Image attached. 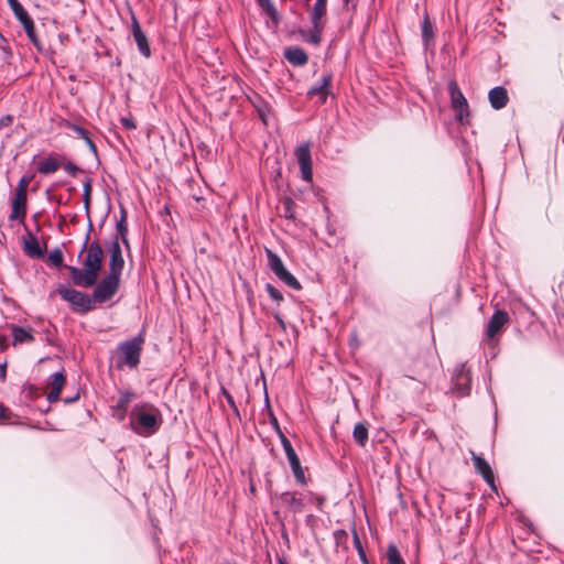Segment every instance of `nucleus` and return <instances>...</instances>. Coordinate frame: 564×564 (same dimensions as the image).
Segmentation results:
<instances>
[{"mask_svg":"<svg viewBox=\"0 0 564 564\" xmlns=\"http://www.w3.org/2000/svg\"><path fill=\"white\" fill-rule=\"evenodd\" d=\"M89 241V234L86 235L80 254L86 251L83 260V269L73 265H66L70 273V279L76 286L91 288L97 283L98 274L104 261V250L99 242Z\"/></svg>","mask_w":564,"mask_h":564,"instance_id":"obj_1","label":"nucleus"},{"mask_svg":"<svg viewBox=\"0 0 564 564\" xmlns=\"http://www.w3.org/2000/svg\"><path fill=\"white\" fill-rule=\"evenodd\" d=\"M120 122H121L122 127L128 130L135 129V127H137L135 122L132 118L122 117L120 119Z\"/></svg>","mask_w":564,"mask_h":564,"instance_id":"obj_43","label":"nucleus"},{"mask_svg":"<svg viewBox=\"0 0 564 564\" xmlns=\"http://www.w3.org/2000/svg\"><path fill=\"white\" fill-rule=\"evenodd\" d=\"M110 259H109V273L121 276L124 260L122 258V251L118 237L111 242L109 247Z\"/></svg>","mask_w":564,"mask_h":564,"instance_id":"obj_11","label":"nucleus"},{"mask_svg":"<svg viewBox=\"0 0 564 564\" xmlns=\"http://www.w3.org/2000/svg\"><path fill=\"white\" fill-rule=\"evenodd\" d=\"M265 291L268 292L269 296L273 301H275L278 303L283 301V294L275 286H273L272 284L268 283L265 285Z\"/></svg>","mask_w":564,"mask_h":564,"instance_id":"obj_38","label":"nucleus"},{"mask_svg":"<svg viewBox=\"0 0 564 564\" xmlns=\"http://www.w3.org/2000/svg\"><path fill=\"white\" fill-rule=\"evenodd\" d=\"M488 99L494 109L499 110L505 108L509 100L507 89L501 86L490 89Z\"/></svg>","mask_w":564,"mask_h":564,"instance_id":"obj_16","label":"nucleus"},{"mask_svg":"<svg viewBox=\"0 0 564 564\" xmlns=\"http://www.w3.org/2000/svg\"><path fill=\"white\" fill-rule=\"evenodd\" d=\"M78 398H79V393H76V395L73 397V398L72 397L65 398L64 402L65 403H72V402L76 401Z\"/></svg>","mask_w":564,"mask_h":564,"instance_id":"obj_51","label":"nucleus"},{"mask_svg":"<svg viewBox=\"0 0 564 564\" xmlns=\"http://www.w3.org/2000/svg\"><path fill=\"white\" fill-rule=\"evenodd\" d=\"M90 195H91V181L90 178H86L83 185V197L85 206L88 207L90 203Z\"/></svg>","mask_w":564,"mask_h":564,"instance_id":"obj_40","label":"nucleus"},{"mask_svg":"<svg viewBox=\"0 0 564 564\" xmlns=\"http://www.w3.org/2000/svg\"><path fill=\"white\" fill-rule=\"evenodd\" d=\"M66 126L69 129H72L79 138H82L83 141L86 142V144L89 148V150L91 151V153L97 155V147L94 143V141L90 139L89 132L86 129H84L83 127H80L78 124L70 123V122H67Z\"/></svg>","mask_w":564,"mask_h":564,"instance_id":"obj_24","label":"nucleus"},{"mask_svg":"<svg viewBox=\"0 0 564 564\" xmlns=\"http://www.w3.org/2000/svg\"><path fill=\"white\" fill-rule=\"evenodd\" d=\"M120 276L110 274L106 275L94 289L91 299L95 303H105L112 299L119 290Z\"/></svg>","mask_w":564,"mask_h":564,"instance_id":"obj_5","label":"nucleus"},{"mask_svg":"<svg viewBox=\"0 0 564 564\" xmlns=\"http://www.w3.org/2000/svg\"><path fill=\"white\" fill-rule=\"evenodd\" d=\"M7 364L0 365V380L4 381L7 377V370H6Z\"/></svg>","mask_w":564,"mask_h":564,"instance_id":"obj_49","label":"nucleus"},{"mask_svg":"<svg viewBox=\"0 0 564 564\" xmlns=\"http://www.w3.org/2000/svg\"><path fill=\"white\" fill-rule=\"evenodd\" d=\"M354 544H355V546H356V549H357V551H358V554H359V556H360V560H361L365 564H367L366 553H365V550H364V547H362V545H361L360 539H359V536H358V534H357V532H356V531H354Z\"/></svg>","mask_w":564,"mask_h":564,"instance_id":"obj_41","label":"nucleus"},{"mask_svg":"<svg viewBox=\"0 0 564 564\" xmlns=\"http://www.w3.org/2000/svg\"><path fill=\"white\" fill-rule=\"evenodd\" d=\"M33 176H28V175H24L20 178L17 187H15V194H20V195H26V191H28V186L30 184V182L32 181Z\"/></svg>","mask_w":564,"mask_h":564,"instance_id":"obj_37","label":"nucleus"},{"mask_svg":"<svg viewBox=\"0 0 564 564\" xmlns=\"http://www.w3.org/2000/svg\"><path fill=\"white\" fill-rule=\"evenodd\" d=\"M332 78V74L324 75L318 83L308 89L307 97L314 98L317 96L318 102L324 104L330 93Z\"/></svg>","mask_w":564,"mask_h":564,"instance_id":"obj_12","label":"nucleus"},{"mask_svg":"<svg viewBox=\"0 0 564 564\" xmlns=\"http://www.w3.org/2000/svg\"><path fill=\"white\" fill-rule=\"evenodd\" d=\"M509 322V315L505 311H497L490 317L487 328H486V337L487 339H494L496 335H498L503 326Z\"/></svg>","mask_w":564,"mask_h":564,"instance_id":"obj_13","label":"nucleus"},{"mask_svg":"<svg viewBox=\"0 0 564 564\" xmlns=\"http://www.w3.org/2000/svg\"><path fill=\"white\" fill-rule=\"evenodd\" d=\"M343 2H344L345 4H348V3L350 2V0H343Z\"/></svg>","mask_w":564,"mask_h":564,"instance_id":"obj_54","label":"nucleus"},{"mask_svg":"<svg viewBox=\"0 0 564 564\" xmlns=\"http://www.w3.org/2000/svg\"><path fill=\"white\" fill-rule=\"evenodd\" d=\"M448 90L451 95V105L455 111V118L458 122L465 123L469 117L467 99L463 95L455 80H451L448 83Z\"/></svg>","mask_w":564,"mask_h":564,"instance_id":"obj_6","label":"nucleus"},{"mask_svg":"<svg viewBox=\"0 0 564 564\" xmlns=\"http://www.w3.org/2000/svg\"><path fill=\"white\" fill-rule=\"evenodd\" d=\"M131 32L140 54L145 58H149L151 56L149 41L144 32L142 31L138 19L134 15H132L131 19Z\"/></svg>","mask_w":564,"mask_h":564,"instance_id":"obj_10","label":"nucleus"},{"mask_svg":"<svg viewBox=\"0 0 564 564\" xmlns=\"http://www.w3.org/2000/svg\"><path fill=\"white\" fill-rule=\"evenodd\" d=\"M273 423H274L275 425H278V421H276V419H275V417H273Z\"/></svg>","mask_w":564,"mask_h":564,"instance_id":"obj_55","label":"nucleus"},{"mask_svg":"<svg viewBox=\"0 0 564 564\" xmlns=\"http://www.w3.org/2000/svg\"><path fill=\"white\" fill-rule=\"evenodd\" d=\"M21 25L23 26V29H24L29 40L31 41V43L36 47V50L39 52H42L43 51V46H42V44H41L36 33H35V25H34V22H33L32 18L29 19L28 21L23 22Z\"/></svg>","mask_w":564,"mask_h":564,"instance_id":"obj_26","label":"nucleus"},{"mask_svg":"<svg viewBox=\"0 0 564 564\" xmlns=\"http://www.w3.org/2000/svg\"><path fill=\"white\" fill-rule=\"evenodd\" d=\"M352 437L359 446L364 447L368 442V424L366 422L357 423L352 431Z\"/></svg>","mask_w":564,"mask_h":564,"instance_id":"obj_25","label":"nucleus"},{"mask_svg":"<svg viewBox=\"0 0 564 564\" xmlns=\"http://www.w3.org/2000/svg\"><path fill=\"white\" fill-rule=\"evenodd\" d=\"M324 29V22H312V29L307 32H303L304 40L313 45H318L322 40V32Z\"/></svg>","mask_w":564,"mask_h":564,"instance_id":"obj_23","label":"nucleus"},{"mask_svg":"<svg viewBox=\"0 0 564 564\" xmlns=\"http://www.w3.org/2000/svg\"><path fill=\"white\" fill-rule=\"evenodd\" d=\"M286 61L294 66H303L307 63V54L303 48L297 46H290L284 52Z\"/></svg>","mask_w":564,"mask_h":564,"instance_id":"obj_19","label":"nucleus"},{"mask_svg":"<svg viewBox=\"0 0 564 564\" xmlns=\"http://www.w3.org/2000/svg\"><path fill=\"white\" fill-rule=\"evenodd\" d=\"M327 11V0H316L311 11V22H323Z\"/></svg>","mask_w":564,"mask_h":564,"instance_id":"obj_28","label":"nucleus"},{"mask_svg":"<svg viewBox=\"0 0 564 564\" xmlns=\"http://www.w3.org/2000/svg\"><path fill=\"white\" fill-rule=\"evenodd\" d=\"M453 390L460 397L468 395L471 389V378L469 369L465 364H459L454 368L453 377Z\"/></svg>","mask_w":564,"mask_h":564,"instance_id":"obj_8","label":"nucleus"},{"mask_svg":"<svg viewBox=\"0 0 564 564\" xmlns=\"http://www.w3.org/2000/svg\"><path fill=\"white\" fill-rule=\"evenodd\" d=\"M295 156L300 165L302 178L305 182H312L313 169L310 144L305 143L297 147L295 150Z\"/></svg>","mask_w":564,"mask_h":564,"instance_id":"obj_9","label":"nucleus"},{"mask_svg":"<svg viewBox=\"0 0 564 564\" xmlns=\"http://www.w3.org/2000/svg\"><path fill=\"white\" fill-rule=\"evenodd\" d=\"M11 333L13 337V345L33 343L34 336L30 328L12 325Z\"/></svg>","mask_w":564,"mask_h":564,"instance_id":"obj_20","label":"nucleus"},{"mask_svg":"<svg viewBox=\"0 0 564 564\" xmlns=\"http://www.w3.org/2000/svg\"><path fill=\"white\" fill-rule=\"evenodd\" d=\"M69 175L76 176L79 172V167L73 162H62V166Z\"/></svg>","mask_w":564,"mask_h":564,"instance_id":"obj_42","label":"nucleus"},{"mask_svg":"<svg viewBox=\"0 0 564 564\" xmlns=\"http://www.w3.org/2000/svg\"><path fill=\"white\" fill-rule=\"evenodd\" d=\"M63 252L59 248H55L48 253L47 262L54 267H62L63 265Z\"/></svg>","mask_w":564,"mask_h":564,"instance_id":"obj_34","label":"nucleus"},{"mask_svg":"<svg viewBox=\"0 0 564 564\" xmlns=\"http://www.w3.org/2000/svg\"><path fill=\"white\" fill-rule=\"evenodd\" d=\"M117 232L118 236L121 238L122 242L129 247L128 242V225H127V212L124 209H121V216L119 221L117 223Z\"/></svg>","mask_w":564,"mask_h":564,"instance_id":"obj_30","label":"nucleus"},{"mask_svg":"<svg viewBox=\"0 0 564 564\" xmlns=\"http://www.w3.org/2000/svg\"><path fill=\"white\" fill-rule=\"evenodd\" d=\"M162 419L160 411L150 403L135 404L130 412V426L141 436H151L161 426Z\"/></svg>","mask_w":564,"mask_h":564,"instance_id":"obj_2","label":"nucleus"},{"mask_svg":"<svg viewBox=\"0 0 564 564\" xmlns=\"http://www.w3.org/2000/svg\"><path fill=\"white\" fill-rule=\"evenodd\" d=\"M387 558L389 564H404L399 550L392 544L388 546Z\"/></svg>","mask_w":564,"mask_h":564,"instance_id":"obj_31","label":"nucleus"},{"mask_svg":"<svg viewBox=\"0 0 564 564\" xmlns=\"http://www.w3.org/2000/svg\"><path fill=\"white\" fill-rule=\"evenodd\" d=\"M65 384V376L62 371H57L53 373L48 378L47 387L50 391L47 392L46 399L48 402H55L59 399L61 391Z\"/></svg>","mask_w":564,"mask_h":564,"instance_id":"obj_15","label":"nucleus"},{"mask_svg":"<svg viewBox=\"0 0 564 564\" xmlns=\"http://www.w3.org/2000/svg\"><path fill=\"white\" fill-rule=\"evenodd\" d=\"M280 281H282L285 285L293 290H301V283L297 279L284 268L278 275H275Z\"/></svg>","mask_w":564,"mask_h":564,"instance_id":"obj_29","label":"nucleus"},{"mask_svg":"<svg viewBox=\"0 0 564 564\" xmlns=\"http://www.w3.org/2000/svg\"><path fill=\"white\" fill-rule=\"evenodd\" d=\"M223 393H224V395H225V398H226V400H227L228 404H229L234 410H236V411H237V406H236V403H235V400H234L232 395H231L227 390H225V389L223 390Z\"/></svg>","mask_w":564,"mask_h":564,"instance_id":"obj_46","label":"nucleus"},{"mask_svg":"<svg viewBox=\"0 0 564 564\" xmlns=\"http://www.w3.org/2000/svg\"><path fill=\"white\" fill-rule=\"evenodd\" d=\"M13 118L10 115H7L0 119V127H8L12 123Z\"/></svg>","mask_w":564,"mask_h":564,"instance_id":"obj_47","label":"nucleus"},{"mask_svg":"<svg viewBox=\"0 0 564 564\" xmlns=\"http://www.w3.org/2000/svg\"><path fill=\"white\" fill-rule=\"evenodd\" d=\"M335 539L337 543H340L343 540L347 539V533L344 530H337L335 532Z\"/></svg>","mask_w":564,"mask_h":564,"instance_id":"obj_48","label":"nucleus"},{"mask_svg":"<svg viewBox=\"0 0 564 564\" xmlns=\"http://www.w3.org/2000/svg\"><path fill=\"white\" fill-rule=\"evenodd\" d=\"M307 501L310 502H316V505L321 508L322 505L324 503V498L319 497V496H316L315 494L313 492H308L307 495Z\"/></svg>","mask_w":564,"mask_h":564,"instance_id":"obj_44","label":"nucleus"},{"mask_svg":"<svg viewBox=\"0 0 564 564\" xmlns=\"http://www.w3.org/2000/svg\"><path fill=\"white\" fill-rule=\"evenodd\" d=\"M280 440H281L282 447L285 452L286 458L289 460V464H290V467L292 469L295 480L302 486L305 485L306 477L304 474V469L302 468L300 458H299L297 454L295 453L291 442L282 433H280Z\"/></svg>","mask_w":564,"mask_h":564,"instance_id":"obj_7","label":"nucleus"},{"mask_svg":"<svg viewBox=\"0 0 564 564\" xmlns=\"http://www.w3.org/2000/svg\"><path fill=\"white\" fill-rule=\"evenodd\" d=\"M143 344L144 338L141 334L129 340L120 343L117 346L115 356L116 368L119 370L124 367L135 369L140 364Z\"/></svg>","mask_w":564,"mask_h":564,"instance_id":"obj_3","label":"nucleus"},{"mask_svg":"<svg viewBox=\"0 0 564 564\" xmlns=\"http://www.w3.org/2000/svg\"><path fill=\"white\" fill-rule=\"evenodd\" d=\"M281 500L294 512H301L304 508V499L296 492H283Z\"/></svg>","mask_w":564,"mask_h":564,"instance_id":"obj_21","label":"nucleus"},{"mask_svg":"<svg viewBox=\"0 0 564 564\" xmlns=\"http://www.w3.org/2000/svg\"><path fill=\"white\" fill-rule=\"evenodd\" d=\"M3 416V408L0 405V419Z\"/></svg>","mask_w":564,"mask_h":564,"instance_id":"obj_52","label":"nucleus"},{"mask_svg":"<svg viewBox=\"0 0 564 564\" xmlns=\"http://www.w3.org/2000/svg\"><path fill=\"white\" fill-rule=\"evenodd\" d=\"M62 166L59 155L50 154L37 164V172L43 175H50L55 173Z\"/></svg>","mask_w":564,"mask_h":564,"instance_id":"obj_18","label":"nucleus"},{"mask_svg":"<svg viewBox=\"0 0 564 564\" xmlns=\"http://www.w3.org/2000/svg\"><path fill=\"white\" fill-rule=\"evenodd\" d=\"M279 564H286L284 560H279Z\"/></svg>","mask_w":564,"mask_h":564,"instance_id":"obj_53","label":"nucleus"},{"mask_svg":"<svg viewBox=\"0 0 564 564\" xmlns=\"http://www.w3.org/2000/svg\"><path fill=\"white\" fill-rule=\"evenodd\" d=\"M471 459L474 463L475 470L479 475H481L482 479L490 487H494L495 486V476H494V471H492L490 465L488 464V462L484 457L475 454L474 452H471Z\"/></svg>","mask_w":564,"mask_h":564,"instance_id":"obj_14","label":"nucleus"},{"mask_svg":"<svg viewBox=\"0 0 564 564\" xmlns=\"http://www.w3.org/2000/svg\"><path fill=\"white\" fill-rule=\"evenodd\" d=\"M422 39L426 44L433 39V26L429 17L422 22Z\"/></svg>","mask_w":564,"mask_h":564,"instance_id":"obj_35","label":"nucleus"},{"mask_svg":"<svg viewBox=\"0 0 564 564\" xmlns=\"http://www.w3.org/2000/svg\"><path fill=\"white\" fill-rule=\"evenodd\" d=\"M282 208H283V216L288 219H294L295 218V203L286 197L282 200Z\"/></svg>","mask_w":564,"mask_h":564,"instance_id":"obj_33","label":"nucleus"},{"mask_svg":"<svg viewBox=\"0 0 564 564\" xmlns=\"http://www.w3.org/2000/svg\"><path fill=\"white\" fill-rule=\"evenodd\" d=\"M23 250L25 254L31 258H42L44 256V251L40 246L37 238L32 235H30L29 239L24 240Z\"/></svg>","mask_w":564,"mask_h":564,"instance_id":"obj_22","label":"nucleus"},{"mask_svg":"<svg viewBox=\"0 0 564 564\" xmlns=\"http://www.w3.org/2000/svg\"><path fill=\"white\" fill-rule=\"evenodd\" d=\"M133 398L134 393L130 391L122 392L117 401V409L126 412Z\"/></svg>","mask_w":564,"mask_h":564,"instance_id":"obj_32","label":"nucleus"},{"mask_svg":"<svg viewBox=\"0 0 564 564\" xmlns=\"http://www.w3.org/2000/svg\"><path fill=\"white\" fill-rule=\"evenodd\" d=\"M11 10L17 9L21 3L18 0H7Z\"/></svg>","mask_w":564,"mask_h":564,"instance_id":"obj_50","label":"nucleus"},{"mask_svg":"<svg viewBox=\"0 0 564 564\" xmlns=\"http://www.w3.org/2000/svg\"><path fill=\"white\" fill-rule=\"evenodd\" d=\"M265 254L269 268L275 275H278V273H280L285 268L281 258L270 249L265 250Z\"/></svg>","mask_w":564,"mask_h":564,"instance_id":"obj_27","label":"nucleus"},{"mask_svg":"<svg viewBox=\"0 0 564 564\" xmlns=\"http://www.w3.org/2000/svg\"><path fill=\"white\" fill-rule=\"evenodd\" d=\"M26 195H20L14 193V197L11 203L10 220L23 219L26 215Z\"/></svg>","mask_w":564,"mask_h":564,"instance_id":"obj_17","label":"nucleus"},{"mask_svg":"<svg viewBox=\"0 0 564 564\" xmlns=\"http://www.w3.org/2000/svg\"><path fill=\"white\" fill-rule=\"evenodd\" d=\"M12 12L21 24L31 19V17L29 15V13L26 12L22 4H20L17 9H13Z\"/></svg>","mask_w":564,"mask_h":564,"instance_id":"obj_39","label":"nucleus"},{"mask_svg":"<svg viewBox=\"0 0 564 564\" xmlns=\"http://www.w3.org/2000/svg\"><path fill=\"white\" fill-rule=\"evenodd\" d=\"M57 294L67 303L72 310L79 314H87L95 308L91 296L67 285H59Z\"/></svg>","mask_w":564,"mask_h":564,"instance_id":"obj_4","label":"nucleus"},{"mask_svg":"<svg viewBox=\"0 0 564 564\" xmlns=\"http://www.w3.org/2000/svg\"><path fill=\"white\" fill-rule=\"evenodd\" d=\"M273 317L276 321V323L279 324L280 328L282 330H285L286 329V325H285V322L283 321L281 314L279 312H275V313H273Z\"/></svg>","mask_w":564,"mask_h":564,"instance_id":"obj_45","label":"nucleus"},{"mask_svg":"<svg viewBox=\"0 0 564 564\" xmlns=\"http://www.w3.org/2000/svg\"><path fill=\"white\" fill-rule=\"evenodd\" d=\"M257 3L262 8L268 15L272 19L276 18L278 11L271 0H257Z\"/></svg>","mask_w":564,"mask_h":564,"instance_id":"obj_36","label":"nucleus"}]
</instances>
